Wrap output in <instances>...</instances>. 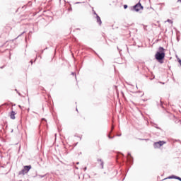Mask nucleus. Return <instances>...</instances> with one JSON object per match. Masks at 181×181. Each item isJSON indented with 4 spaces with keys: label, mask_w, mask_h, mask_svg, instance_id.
I'll return each instance as SVG.
<instances>
[{
    "label": "nucleus",
    "mask_w": 181,
    "mask_h": 181,
    "mask_svg": "<svg viewBox=\"0 0 181 181\" xmlns=\"http://www.w3.org/2000/svg\"><path fill=\"white\" fill-rule=\"evenodd\" d=\"M131 8V10L134 11L135 12H139L141 10H144V6H142L140 1Z\"/></svg>",
    "instance_id": "2"
},
{
    "label": "nucleus",
    "mask_w": 181,
    "mask_h": 181,
    "mask_svg": "<svg viewBox=\"0 0 181 181\" xmlns=\"http://www.w3.org/2000/svg\"><path fill=\"white\" fill-rule=\"evenodd\" d=\"M26 171L24 170V168L23 170H21V171H19L18 175H26Z\"/></svg>",
    "instance_id": "9"
},
{
    "label": "nucleus",
    "mask_w": 181,
    "mask_h": 181,
    "mask_svg": "<svg viewBox=\"0 0 181 181\" xmlns=\"http://www.w3.org/2000/svg\"><path fill=\"white\" fill-rule=\"evenodd\" d=\"M154 128H156V129H160V131H162V128L158 127L157 124H154Z\"/></svg>",
    "instance_id": "11"
},
{
    "label": "nucleus",
    "mask_w": 181,
    "mask_h": 181,
    "mask_svg": "<svg viewBox=\"0 0 181 181\" xmlns=\"http://www.w3.org/2000/svg\"><path fill=\"white\" fill-rule=\"evenodd\" d=\"M36 59H37V57H36V58L35 59V61H34V62H36Z\"/></svg>",
    "instance_id": "32"
},
{
    "label": "nucleus",
    "mask_w": 181,
    "mask_h": 181,
    "mask_svg": "<svg viewBox=\"0 0 181 181\" xmlns=\"http://www.w3.org/2000/svg\"><path fill=\"white\" fill-rule=\"evenodd\" d=\"M83 170L86 172V170H87V167L83 168Z\"/></svg>",
    "instance_id": "27"
},
{
    "label": "nucleus",
    "mask_w": 181,
    "mask_h": 181,
    "mask_svg": "<svg viewBox=\"0 0 181 181\" xmlns=\"http://www.w3.org/2000/svg\"><path fill=\"white\" fill-rule=\"evenodd\" d=\"M127 159L130 160V162H132L134 160V158L132 156H131V153H127Z\"/></svg>",
    "instance_id": "8"
},
{
    "label": "nucleus",
    "mask_w": 181,
    "mask_h": 181,
    "mask_svg": "<svg viewBox=\"0 0 181 181\" xmlns=\"http://www.w3.org/2000/svg\"><path fill=\"white\" fill-rule=\"evenodd\" d=\"M39 57H40V59H42V56L39 55Z\"/></svg>",
    "instance_id": "36"
},
{
    "label": "nucleus",
    "mask_w": 181,
    "mask_h": 181,
    "mask_svg": "<svg viewBox=\"0 0 181 181\" xmlns=\"http://www.w3.org/2000/svg\"><path fill=\"white\" fill-rule=\"evenodd\" d=\"M177 180L181 181V177L178 176L177 178Z\"/></svg>",
    "instance_id": "25"
},
{
    "label": "nucleus",
    "mask_w": 181,
    "mask_h": 181,
    "mask_svg": "<svg viewBox=\"0 0 181 181\" xmlns=\"http://www.w3.org/2000/svg\"><path fill=\"white\" fill-rule=\"evenodd\" d=\"M76 169H78V168H77V167H76Z\"/></svg>",
    "instance_id": "45"
},
{
    "label": "nucleus",
    "mask_w": 181,
    "mask_h": 181,
    "mask_svg": "<svg viewBox=\"0 0 181 181\" xmlns=\"http://www.w3.org/2000/svg\"><path fill=\"white\" fill-rule=\"evenodd\" d=\"M93 15H96V16H97V15H98V14H97V13L95 12V11L93 10Z\"/></svg>",
    "instance_id": "22"
},
{
    "label": "nucleus",
    "mask_w": 181,
    "mask_h": 181,
    "mask_svg": "<svg viewBox=\"0 0 181 181\" xmlns=\"http://www.w3.org/2000/svg\"><path fill=\"white\" fill-rule=\"evenodd\" d=\"M11 132H13V129L11 130Z\"/></svg>",
    "instance_id": "41"
},
{
    "label": "nucleus",
    "mask_w": 181,
    "mask_h": 181,
    "mask_svg": "<svg viewBox=\"0 0 181 181\" xmlns=\"http://www.w3.org/2000/svg\"><path fill=\"white\" fill-rule=\"evenodd\" d=\"M117 49L119 50V53H121V50L119 49V48L117 47Z\"/></svg>",
    "instance_id": "30"
},
{
    "label": "nucleus",
    "mask_w": 181,
    "mask_h": 181,
    "mask_svg": "<svg viewBox=\"0 0 181 181\" xmlns=\"http://www.w3.org/2000/svg\"><path fill=\"white\" fill-rule=\"evenodd\" d=\"M79 164H80V163H79V162H77V163H76V165H79Z\"/></svg>",
    "instance_id": "31"
},
{
    "label": "nucleus",
    "mask_w": 181,
    "mask_h": 181,
    "mask_svg": "<svg viewBox=\"0 0 181 181\" xmlns=\"http://www.w3.org/2000/svg\"><path fill=\"white\" fill-rule=\"evenodd\" d=\"M150 8H151V9H153V8H152V6H151Z\"/></svg>",
    "instance_id": "39"
},
{
    "label": "nucleus",
    "mask_w": 181,
    "mask_h": 181,
    "mask_svg": "<svg viewBox=\"0 0 181 181\" xmlns=\"http://www.w3.org/2000/svg\"><path fill=\"white\" fill-rule=\"evenodd\" d=\"M166 49L163 47H159L155 54V59L160 64H163L165 62V57L166 56Z\"/></svg>",
    "instance_id": "1"
},
{
    "label": "nucleus",
    "mask_w": 181,
    "mask_h": 181,
    "mask_svg": "<svg viewBox=\"0 0 181 181\" xmlns=\"http://www.w3.org/2000/svg\"><path fill=\"white\" fill-rule=\"evenodd\" d=\"M4 66H1L0 69H4Z\"/></svg>",
    "instance_id": "33"
},
{
    "label": "nucleus",
    "mask_w": 181,
    "mask_h": 181,
    "mask_svg": "<svg viewBox=\"0 0 181 181\" xmlns=\"http://www.w3.org/2000/svg\"><path fill=\"white\" fill-rule=\"evenodd\" d=\"M38 176H39V177H40L42 179V178L45 177L46 176V175H39Z\"/></svg>",
    "instance_id": "19"
},
{
    "label": "nucleus",
    "mask_w": 181,
    "mask_h": 181,
    "mask_svg": "<svg viewBox=\"0 0 181 181\" xmlns=\"http://www.w3.org/2000/svg\"><path fill=\"white\" fill-rule=\"evenodd\" d=\"M178 63H179L180 64H181V59H178Z\"/></svg>",
    "instance_id": "26"
},
{
    "label": "nucleus",
    "mask_w": 181,
    "mask_h": 181,
    "mask_svg": "<svg viewBox=\"0 0 181 181\" xmlns=\"http://www.w3.org/2000/svg\"><path fill=\"white\" fill-rule=\"evenodd\" d=\"M97 162H100V169H104V161L103 160V159L98 158Z\"/></svg>",
    "instance_id": "5"
},
{
    "label": "nucleus",
    "mask_w": 181,
    "mask_h": 181,
    "mask_svg": "<svg viewBox=\"0 0 181 181\" xmlns=\"http://www.w3.org/2000/svg\"><path fill=\"white\" fill-rule=\"evenodd\" d=\"M178 176L177 175H170L168 177V179H177V180Z\"/></svg>",
    "instance_id": "10"
},
{
    "label": "nucleus",
    "mask_w": 181,
    "mask_h": 181,
    "mask_svg": "<svg viewBox=\"0 0 181 181\" xmlns=\"http://www.w3.org/2000/svg\"><path fill=\"white\" fill-rule=\"evenodd\" d=\"M95 18H96L97 23H98L99 26H101V25L103 24V21H101V18L98 15H97V16Z\"/></svg>",
    "instance_id": "4"
},
{
    "label": "nucleus",
    "mask_w": 181,
    "mask_h": 181,
    "mask_svg": "<svg viewBox=\"0 0 181 181\" xmlns=\"http://www.w3.org/2000/svg\"><path fill=\"white\" fill-rule=\"evenodd\" d=\"M76 4H81L80 2H76V3H75Z\"/></svg>",
    "instance_id": "35"
},
{
    "label": "nucleus",
    "mask_w": 181,
    "mask_h": 181,
    "mask_svg": "<svg viewBox=\"0 0 181 181\" xmlns=\"http://www.w3.org/2000/svg\"><path fill=\"white\" fill-rule=\"evenodd\" d=\"M18 95H21V93H18Z\"/></svg>",
    "instance_id": "42"
},
{
    "label": "nucleus",
    "mask_w": 181,
    "mask_h": 181,
    "mask_svg": "<svg viewBox=\"0 0 181 181\" xmlns=\"http://www.w3.org/2000/svg\"><path fill=\"white\" fill-rule=\"evenodd\" d=\"M177 2H181V0H177Z\"/></svg>",
    "instance_id": "34"
},
{
    "label": "nucleus",
    "mask_w": 181,
    "mask_h": 181,
    "mask_svg": "<svg viewBox=\"0 0 181 181\" xmlns=\"http://www.w3.org/2000/svg\"><path fill=\"white\" fill-rule=\"evenodd\" d=\"M161 107L163 108V103L160 100Z\"/></svg>",
    "instance_id": "24"
},
{
    "label": "nucleus",
    "mask_w": 181,
    "mask_h": 181,
    "mask_svg": "<svg viewBox=\"0 0 181 181\" xmlns=\"http://www.w3.org/2000/svg\"><path fill=\"white\" fill-rule=\"evenodd\" d=\"M30 169H32L31 165L24 166V170L26 172V173H28L29 172V170H30Z\"/></svg>",
    "instance_id": "6"
},
{
    "label": "nucleus",
    "mask_w": 181,
    "mask_h": 181,
    "mask_svg": "<svg viewBox=\"0 0 181 181\" xmlns=\"http://www.w3.org/2000/svg\"><path fill=\"white\" fill-rule=\"evenodd\" d=\"M15 91H16L18 93V90L17 89H15Z\"/></svg>",
    "instance_id": "40"
},
{
    "label": "nucleus",
    "mask_w": 181,
    "mask_h": 181,
    "mask_svg": "<svg viewBox=\"0 0 181 181\" xmlns=\"http://www.w3.org/2000/svg\"><path fill=\"white\" fill-rule=\"evenodd\" d=\"M18 107L21 108V105H18Z\"/></svg>",
    "instance_id": "44"
},
{
    "label": "nucleus",
    "mask_w": 181,
    "mask_h": 181,
    "mask_svg": "<svg viewBox=\"0 0 181 181\" xmlns=\"http://www.w3.org/2000/svg\"><path fill=\"white\" fill-rule=\"evenodd\" d=\"M123 8H124V9H127V8H128V5L124 4V5L123 6Z\"/></svg>",
    "instance_id": "16"
},
{
    "label": "nucleus",
    "mask_w": 181,
    "mask_h": 181,
    "mask_svg": "<svg viewBox=\"0 0 181 181\" xmlns=\"http://www.w3.org/2000/svg\"><path fill=\"white\" fill-rule=\"evenodd\" d=\"M175 124H178V122H180V119H176V120L175 121Z\"/></svg>",
    "instance_id": "20"
},
{
    "label": "nucleus",
    "mask_w": 181,
    "mask_h": 181,
    "mask_svg": "<svg viewBox=\"0 0 181 181\" xmlns=\"http://www.w3.org/2000/svg\"><path fill=\"white\" fill-rule=\"evenodd\" d=\"M180 124H181V122H180Z\"/></svg>",
    "instance_id": "46"
},
{
    "label": "nucleus",
    "mask_w": 181,
    "mask_h": 181,
    "mask_svg": "<svg viewBox=\"0 0 181 181\" xmlns=\"http://www.w3.org/2000/svg\"><path fill=\"white\" fill-rule=\"evenodd\" d=\"M117 136H121V134H117Z\"/></svg>",
    "instance_id": "38"
},
{
    "label": "nucleus",
    "mask_w": 181,
    "mask_h": 181,
    "mask_svg": "<svg viewBox=\"0 0 181 181\" xmlns=\"http://www.w3.org/2000/svg\"><path fill=\"white\" fill-rule=\"evenodd\" d=\"M76 110V111H78V110L77 108Z\"/></svg>",
    "instance_id": "43"
},
{
    "label": "nucleus",
    "mask_w": 181,
    "mask_h": 181,
    "mask_svg": "<svg viewBox=\"0 0 181 181\" xmlns=\"http://www.w3.org/2000/svg\"><path fill=\"white\" fill-rule=\"evenodd\" d=\"M167 22H168L169 23H173V21H172V20L170 19H168Z\"/></svg>",
    "instance_id": "14"
},
{
    "label": "nucleus",
    "mask_w": 181,
    "mask_h": 181,
    "mask_svg": "<svg viewBox=\"0 0 181 181\" xmlns=\"http://www.w3.org/2000/svg\"><path fill=\"white\" fill-rule=\"evenodd\" d=\"M38 175H37V172H36V175L33 176V177H37Z\"/></svg>",
    "instance_id": "23"
},
{
    "label": "nucleus",
    "mask_w": 181,
    "mask_h": 181,
    "mask_svg": "<svg viewBox=\"0 0 181 181\" xmlns=\"http://www.w3.org/2000/svg\"><path fill=\"white\" fill-rule=\"evenodd\" d=\"M139 141H148V139H139Z\"/></svg>",
    "instance_id": "21"
},
{
    "label": "nucleus",
    "mask_w": 181,
    "mask_h": 181,
    "mask_svg": "<svg viewBox=\"0 0 181 181\" xmlns=\"http://www.w3.org/2000/svg\"><path fill=\"white\" fill-rule=\"evenodd\" d=\"M108 138H109V139H114L115 136H111L108 135Z\"/></svg>",
    "instance_id": "18"
},
{
    "label": "nucleus",
    "mask_w": 181,
    "mask_h": 181,
    "mask_svg": "<svg viewBox=\"0 0 181 181\" xmlns=\"http://www.w3.org/2000/svg\"><path fill=\"white\" fill-rule=\"evenodd\" d=\"M93 52L95 54H97V56H98V54H97V52H96L95 51L93 50Z\"/></svg>",
    "instance_id": "29"
},
{
    "label": "nucleus",
    "mask_w": 181,
    "mask_h": 181,
    "mask_svg": "<svg viewBox=\"0 0 181 181\" xmlns=\"http://www.w3.org/2000/svg\"><path fill=\"white\" fill-rule=\"evenodd\" d=\"M165 144H166V141H159L153 144V147L155 149H156L158 148H160V146H163V145H165Z\"/></svg>",
    "instance_id": "3"
},
{
    "label": "nucleus",
    "mask_w": 181,
    "mask_h": 181,
    "mask_svg": "<svg viewBox=\"0 0 181 181\" xmlns=\"http://www.w3.org/2000/svg\"><path fill=\"white\" fill-rule=\"evenodd\" d=\"M25 33V31H23L21 34H20L16 39H18V37H20V36H22Z\"/></svg>",
    "instance_id": "17"
},
{
    "label": "nucleus",
    "mask_w": 181,
    "mask_h": 181,
    "mask_svg": "<svg viewBox=\"0 0 181 181\" xmlns=\"http://www.w3.org/2000/svg\"><path fill=\"white\" fill-rule=\"evenodd\" d=\"M45 50H47V47H46V48L44 49H42V50H41V54H42V53H44V52H45Z\"/></svg>",
    "instance_id": "15"
},
{
    "label": "nucleus",
    "mask_w": 181,
    "mask_h": 181,
    "mask_svg": "<svg viewBox=\"0 0 181 181\" xmlns=\"http://www.w3.org/2000/svg\"><path fill=\"white\" fill-rule=\"evenodd\" d=\"M71 76H75V78L77 79V76L76 75V72H72Z\"/></svg>",
    "instance_id": "13"
},
{
    "label": "nucleus",
    "mask_w": 181,
    "mask_h": 181,
    "mask_svg": "<svg viewBox=\"0 0 181 181\" xmlns=\"http://www.w3.org/2000/svg\"><path fill=\"white\" fill-rule=\"evenodd\" d=\"M30 63H31V64H33V60L31 59V60L30 61Z\"/></svg>",
    "instance_id": "28"
},
{
    "label": "nucleus",
    "mask_w": 181,
    "mask_h": 181,
    "mask_svg": "<svg viewBox=\"0 0 181 181\" xmlns=\"http://www.w3.org/2000/svg\"><path fill=\"white\" fill-rule=\"evenodd\" d=\"M73 8L71 7V4H70V7L68 8V12H72Z\"/></svg>",
    "instance_id": "12"
},
{
    "label": "nucleus",
    "mask_w": 181,
    "mask_h": 181,
    "mask_svg": "<svg viewBox=\"0 0 181 181\" xmlns=\"http://www.w3.org/2000/svg\"><path fill=\"white\" fill-rule=\"evenodd\" d=\"M42 119H43L44 121H46V119H45V118H42Z\"/></svg>",
    "instance_id": "37"
},
{
    "label": "nucleus",
    "mask_w": 181,
    "mask_h": 181,
    "mask_svg": "<svg viewBox=\"0 0 181 181\" xmlns=\"http://www.w3.org/2000/svg\"><path fill=\"white\" fill-rule=\"evenodd\" d=\"M16 115V113L15 112V111L12 110L10 113L11 119H15V115Z\"/></svg>",
    "instance_id": "7"
}]
</instances>
